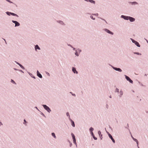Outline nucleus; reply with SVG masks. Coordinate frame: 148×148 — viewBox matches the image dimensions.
Segmentation results:
<instances>
[{
	"label": "nucleus",
	"instance_id": "obj_10",
	"mask_svg": "<svg viewBox=\"0 0 148 148\" xmlns=\"http://www.w3.org/2000/svg\"><path fill=\"white\" fill-rule=\"evenodd\" d=\"M108 136L109 137V138L112 140L113 143H115V141L114 139L113 138L112 135L110 134H109Z\"/></svg>",
	"mask_w": 148,
	"mask_h": 148
},
{
	"label": "nucleus",
	"instance_id": "obj_59",
	"mask_svg": "<svg viewBox=\"0 0 148 148\" xmlns=\"http://www.w3.org/2000/svg\"><path fill=\"white\" fill-rule=\"evenodd\" d=\"M137 146H138V148H139V146H138V145H137Z\"/></svg>",
	"mask_w": 148,
	"mask_h": 148
},
{
	"label": "nucleus",
	"instance_id": "obj_48",
	"mask_svg": "<svg viewBox=\"0 0 148 148\" xmlns=\"http://www.w3.org/2000/svg\"><path fill=\"white\" fill-rule=\"evenodd\" d=\"M35 108H36L37 110L38 111H40L38 108L36 106H35L34 107Z\"/></svg>",
	"mask_w": 148,
	"mask_h": 148
},
{
	"label": "nucleus",
	"instance_id": "obj_14",
	"mask_svg": "<svg viewBox=\"0 0 148 148\" xmlns=\"http://www.w3.org/2000/svg\"><path fill=\"white\" fill-rule=\"evenodd\" d=\"M98 134L101 140H102L103 138L102 134H101V132L100 130L98 131Z\"/></svg>",
	"mask_w": 148,
	"mask_h": 148
},
{
	"label": "nucleus",
	"instance_id": "obj_40",
	"mask_svg": "<svg viewBox=\"0 0 148 148\" xmlns=\"http://www.w3.org/2000/svg\"><path fill=\"white\" fill-rule=\"evenodd\" d=\"M66 115L67 116L69 117L70 115H69V112H67L66 113Z\"/></svg>",
	"mask_w": 148,
	"mask_h": 148
},
{
	"label": "nucleus",
	"instance_id": "obj_34",
	"mask_svg": "<svg viewBox=\"0 0 148 148\" xmlns=\"http://www.w3.org/2000/svg\"><path fill=\"white\" fill-rule=\"evenodd\" d=\"M76 50L77 51H79V54L81 52H82V50L81 49H80L79 48H77V49Z\"/></svg>",
	"mask_w": 148,
	"mask_h": 148
},
{
	"label": "nucleus",
	"instance_id": "obj_11",
	"mask_svg": "<svg viewBox=\"0 0 148 148\" xmlns=\"http://www.w3.org/2000/svg\"><path fill=\"white\" fill-rule=\"evenodd\" d=\"M37 75L40 78H42V76L41 73L39 72L38 70L37 71Z\"/></svg>",
	"mask_w": 148,
	"mask_h": 148
},
{
	"label": "nucleus",
	"instance_id": "obj_42",
	"mask_svg": "<svg viewBox=\"0 0 148 148\" xmlns=\"http://www.w3.org/2000/svg\"><path fill=\"white\" fill-rule=\"evenodd\" d=\"M46 74H47L48 76H50V74H49V73L48 72H46Z\"/></svg>",
	"mask_w": 148,
	"mask_h": 148
},
{
	"label": "nucleus",
	"instance_id": "obj_25",
	"mask_svg": "<svg viewBox=\"0 0 148 148\" xmlns=\"http://www.w3.org/2000/svg\"><path fill=\"white\" fill-rule=\"evenodd\" d=\"M91 136L93 137V138L95 140H97V138L95 136L94 134L92 135H91Z\"/></svg>",
	"mask_w": 148,
	"mask_h": 148
},
{
	"label": "nucleus",
	"instance_id": "obj_29",
	"mask_svg": "<svg viewBox=\"0 0 148 148\" xmlns=\"http://www.w3.org/2000/svg\"><path fill=\"white\" fill-rule=\"evenodd\" d=\"M75 54L76 56H79V54L78 53L77 50H76L75 51Z\"/></svg>",
	"mask_w": 148,
	"mask_h": 148
},
{
	"label": "nucleus",
	"instance_id": "obj_38",
	"mask_svg": "<svg viewBox=\"0 0 148 148\" xmlns=\"http://www.w3.org/2000/svg\"><path fill=\"white\" fill-rule=\"evenodd\" d=\"M70 93H71V95L73 96H76V95H75V94H74V93H73L72 92H70Z\"/></svg>",
	"mask_w": 148,
	"mask_h": 148
},
{
	"label": "nucleus",
	"instance_id": "obj_43",
	"mask_svg": "<svg viewBox=\"0 0 148 148\" xmlns=\"http://www.w3.org/2000/svg\"><path fill=\"white\" fill-rule=\"evenodd\" d=\"M109 107V106L108 105V104H106V108L108 109V108Z\"/></svg>",
	"mask_w": 148,
	"mask_h": 148
},
{
	"label": "nucleus",
	"instance_id": "obj_61",
	"mask_svg": "<svg viewBox=\"0 0 148 148\" xmlns=\"http://www.w3.org/2000/svg\"><path fill=\"white\" fill-rule=\"evenodd\" d=\"M105 130H106V128H105Z\"/></svg>",
	"mask_w": 148,
	"mask_h": 148
},
{
	"label": "nucleus",
	"instance_id": "obj_26",
	"mask_svg": "<svg viewBox=\"0 0 148 148\" xmlns=\"http://www.w3.org/2000/svg\"><path fill=\"white\" fill-rule=\"evenodd\" d=\"M22 69H23V70H25V68L21 64H20L19 65H18Z\"/></svg>",
	"mask_w": 148,
	"mask_h": 148
},
{
	"label": "nucleus",
	"instance_id": "obj_64",
	"mask_svg": "<svg viewBox=\"0 0 148 148\" xmlns=\"http://www.w3.org/2000/svg\"><path fill=\"white\" fill-rule=\"evenodd\" d=\"M114 87H116V86H114Z\"/></svg>",
	"mask_w": 148,
	"mask_h": 148
},
{
	"label": "nucleus",
	"instance_id": "obj_18",
	"mask_svg": "<svg viewBox=\"0 0 148 148\" xmlns=\"http://www.w3.org/2000/svg\"><path fill=\"white\" fill-rule=\"evenodd\" d=\"M27 72L31 77L34 79H36L35 77L34 76L32 73H30L28 71H27Z\"/></svg>",
	"mask_w": 148,
	"mask_h": 148
},
{
	"label": "nucleus",
	"instance_id": "obj_63",
	"mask_svg": "<svg viewBox=\"0 0 148 148\" xmlns=\"http://www.w3.org/2000/svg\"><path fill=\"white\" fill-rule=\"evenodd\" d=\"M133 92H134V91L133 90Z\"/></svg>",
	"mask_w": 148,
	"mask_h": 148
},
{
	"label": "nucleus",
	"instance_id": "obj_35",
	"mask_svg": "<svg viewBox=\"0 0 148 148\" xmlns=\"http://www.w3.org/2000/svg\"><path fill=\"white\" fill-rule=\"evenodd\" d=\"M68 142H69L70 144V147H71L72 145V143L71 142V141L69 140H68Z\"/></svg>",
	"mask_w": 148,
	"mask_h": 148
},
{
	"label": "nucleus",
	"instance_id": "obj_62",
	"mask_svg": "<svg viewBox=\"0 0 148 148\" xmlns=\"http://www.w3.org/2000/svg\"><path fill=\"white\" fill-rule=\"evenodd\" d=\"M127 126H128V124H127Z\"/></svg>",
	"mask_w": 148,
	"mask_h": 148
},
{
	"label": "nucleus",
	"instance_id": "obj_9",
	"mask_svg": "<svg viewBox=\"0 0 148 148\" xmlns=\"http://www.w3.org/2000/svg\"><path fill=\"white\" fill-rule=\"evenodd\" d=\"M72 71L74 73L77 74L78 71L76 70V69L75 67H72Z\"/></svg>",
	"mask_w": 148,
	"mask_h": 148
},
{
	"label": "nucleus",
	"instance_id": "obj_58",
	"mask_svg": "<svg viewBox=\"0 0 148 148\" xmlns=\"http://www.w3.org/2000/svg\"><path fill=\"white\" fill-rule=\"evenodd\" d=\"M145 76H147V74H145Z\"/></svg>",
	"mask_w": 148,
	"mask_h": 148
},
{
	"label": "nucleus",
	"instance_id": "obj_47",
	"mask_svg": "<svg viewBox=\"0 0 148 148\" xmlns=\"http://www.w3.org/2000/svg\"><path fill=\"white\" fill-rule=\"evenodd\" d=\"M139 83L140 84V85L142 86H145L144 85H143L142 84V83H140V82H139Z\"/></svg>",
	"mask_w": 148,
	"mask_h": 148
},
{
	"label": "nucleus",
	"instance_id": "obj_33",
	"mask_svg": "<svg viewBox=\"0 0 148 148\" xmlns=\"http://www.w3.org/2000/svg\"><path fill=\"white\" fill-rule=\"evenodd\" d=\"M115 92H117L119 93V90L117 88H116L115 90Z\"/></svg>",
	"mask_w": 148,
	"mask_h": 148
},
{
	"label": "nucleus",
	"instance_id": "obj_55",
	"mask_svg": "<svg viewBox=\"0 0 148 148\" xmlns=\"http://www.w3.org/2000/svg\"><path fill=\"white\" fill-rule=\"evenodd\" d=\"M109 97L110 98H112V97H111V95H110V96H109Z\"/></svg>",
	"mask_w": 148,
	"mask_h": 148
},
{
	"label": "nucleus",
	"instance_id": "obj_20",
	"mask_svg": "<svg viewBox=\"0 0 148 148\" xmlns=\"http://www.w3.org/2000/svg\"><path fill=\"white\" fill-rule=\"evenodd\" d=\"M57 22L58 23H60V24H61V25H64V24L63 23V22L61 21H60V20L58 21H57Z\"/></svg>",
	"mask_w": 148,
	"mask_h": 148
},
{
	"label": "nucleus",
	"instance_id": "obj_27",
	"mask_svg": "<svg viewBox=\"0 0 148 148\" xmlns=\"http://www.w3.org/2000/svg\"><path fill=\"white\" fill-rule=\"evenodd\" d=\"M39 112H40V114L44 117L45 118H46V116L45 115L41 112L40 111H39Z\"/></svg>",
	"mask_w": 148,
	"mask_h": 148
},
{
	"label": "nucleus",
	"instance_id": "obj_32",
	"mask_svg": "<svg viewBox=\"0 0 148 148\" xmlns=\"http://www.w3.org/2000/svg\"><path fill=\"white\" fill-rule=\"evenodd\" d=\"M11 82L13 84H16V82H15L13 79H11Z\"/></svg>",
	"mask_w": 148,
	"mask_h": 148
},
{
	"label": "nucleus",
	"instance_id": "obj_39",
	"mask_svg": "<svg viewBox=\"0 0 148 148\" xmlns=\"http://www.w3.org/2000/svg\"><path fill=\"white\" fill-rule=\"evenodd\" d=\"M92 15H95V16H98L99 15V14L98 13H96V14H92Z\"/></svg>",
	"mask_w": 148,
	"mask_h": 148
},
{
	"label": "nucleus",
	"instance_id": "obj_36",
	"mask_svg": "<svg viewBox=\"0 0 148 148\" xmlns=\"http://www.w3.org/2000/svg\"><path fill=\"white\" fill-rule=\"evenodd\" d=\"M73 143H74L76 145V146L77 147V145H76L77 143H76V140L75 139V140H73Z\"/></svg>",
	"mask_w": 148,
	"mask_h": 148
},
{
	"label": "nucleus",
	"instance_id": "obj_56",
	"mask_svg": "<svg viewBox=\"0 0 148 148\" xmlns=\"http://www.w3.org/2000/svg\"><path fill=\"white\" fill-rule=\"evenodd\" d=\"M3 40L5 41H6V40H5V39L3 38Z\"/></svg>",
	"mask_w": 148,
	"mask_h": 148
},
{
	"label": "nucleus",
	"instance_id": "obj_51",
	"mask_svg": "<svg viewBox=\"0 0 148 148\" xmlns=\"http://www.w3.org/2000/svg\"><path fill=\"white\" fill-rule=\"evenodd\" d=\"M69 120H70V121H71V120H72L70 118V116H69Z\"/></svg>",
	"mask_w": 148,
	"mask_h": 148
},
{
	"label": "nucleus",
	"instance_id": "obj_37",
	"mask_svg": "<svg viewBox=\"0 0 148 148\" xmlns=\"http://www.w3.org/2000/svg\"><path fill=\"white\" fill-rule=\"evenodd\" d=\"M27 122L25 120V119H24V122L23 123L24 124H25L26 123H27Z\"/></svg>",
	"mask_w": 148,
	"mask_h": 148
},
{
	"label": "nucleus",
	"instance_id": "obj_3",
	"mask_svg": "<svg viewBox=\"0 0 148 148\" xmlns=\"http://www.w3.org/2000/svg\"><path fill=\"white\" fill-rule=\"evenodd\" d=\"M130 39L132 41V42L133 43H134L135 44V45H136L137 47H140V45L139 44V43L138 42L132 38H130Z\"/></svg>",
	"mask_w": 148,
	"mask_h": 148
},
{
	"label": "nucleus",
	"instance_id": "obj_28",
	"mask_svg": "<svg viewBox=\"0 0 148 148\" xmlns=\"http://www.w3.org/2000/svg\"><path fill=\"white\" fill-rule=\"evenodd\" d=\"M134 53L135 54H136L137 55H141V54L138 52H134Z\"/></svg>",
	"mask_w": 148,
	"mask_h": 148
},
{
	"label": "nucleus",
	"instance_id": "obj_1",
	"mask_svg": "<svg viewBox=\"0 0 148 148\" xmlns=\"http://www.w3.org/2000/svg\"><path fill=\"white\" fill-rule=\"evenodd\" d=\"M42 106L43 107L44 109L48 113H50L51 112V110L50 108L46 105L43 104L42 105Z\"/></svg>",
	"mask_w": 148,
	"mask_h": 148
},
{
	"label": "nucleus",
	"instance_id": "obj_57",
	"mask_svg": "<svg viewBox=\"0 0 148 148\" xmlns=\"http://www.w3.org/2000/svg\"><path fill=\"white\" fill-rule=\"evenodd\" d=\"M5 44H7V43L6 41H5Z\"/></svg>",
	"mask_w": 148,
	"mask_h": 148
},
{
	"label": "nucleus",
	"instance_id": "obj_16",
	"mask_svg": "<svg viewBox=\"0 0 148 148\" xmlns=\"http://www.w3.org/2000/svg\"><path fill=\"white\" fill-rule=\"evenodd\" d=\"M131 136L133 140L136 143L137 145H138V140L136 139L135 138L133 137L132 135H131Z\"/></svg>",
	"mask_w": 148,
	"mask_h": 148
},
{
	"label": "nucleus",
	"instance_id": "obj_4",
	"mask_svg": "<svg viewBox=\"0 0 148 148\" xmlns=\"http://www.w3.org/2000/svg\"><path fill=\"white\" fill-rule=\"evenodd\" d=\"M110 65L112 67V68L114 70L118 71L119 72H121L122 70L119 68H117L113 66L112 65L110 64Z\"/></svg>",
	"mask_w": 148,
	"mask_h": 148
},
{
	"label": "nucleus",
	"instance_id": "obj_54",
	"mask_svg": "<svg viewBox=\"0 0 148 148\" xmlns=\"http://www.w3.org/2000/svg\"><path fill=\"white\" fill-rule=\"evenodd\" d=\"M87 14H91L89 13H87Z\"/></svg>",
	"mask_w": 148,
	"mask_h": 148
},
{
	"label": "nucleus",
	"instance_id": "obj_24",
	"mask_svg": "<svg viewBox=\"0 0 148 148\" xmlns=\"http://www.w3.org/2000/svg\"><path fill=\"white\" fill-rule=\"evenodd\" d=\"M51 135L52 136L55 138H56V136L54 132H52L51 133Z\"/></svg>",
	"mask_w": 148,
	"mask_h": 148
},
{
	"label": "nucleus",
	"instance_id": "obj_45",
	"mask_svg": "<svg viewBox=\"0 0 148 148\" xmlns=\"http://www.w3.org/2000/svg\"><path fill=\"white\" fill-rule=\"evenodd\" d=\"M18 71L20 72H22L23 73H24V72L21 70L19 69V70H18Z\"/></svg>",
	"mask_w": 148,
	"mask_h": 148
},
{
	"label": "nucleus",
	"instance_id": "obj_2",
	"mask_svg": "<svg viewBox=\"0 0 148 148\" xmlns=\"http://www.w3.org/2000/svg\"><path fill=\"white\" fill-rule=\"evenodd\" d=\"M6 14L8 16H10V15H12L14 16H15L17 17H19V16L17 14L14 13L13 12H9L8 11H7L5 12Z\"/></svg>",
	"mask_w": 148,
	"mask_h": 148
},
{
	"label": "nucleus",
	"instance_id": "obj_5",
	"mask_svg": "<svg viewBox=\"0 0 148 148\" xmlns=\"http://www.w3.org/2000/svg\"><path fill=\"white\" fill-rule=\"evenodd\" d=\"M124 76L125 77V78L127 80V81H128L131 84H133V81L130 78L126 75H125Z\"/></svg>",
	"mask_w": 148,
	"mask_h": 148
},
{
	"label": "nucleus",
	"instance_id": "obj_6",
	"mask_svg": "<svg viewBox=\"0 0 148 148\" xmlns=\"http://www.w3.org/2000/svg\"><path fill=\"white\" fill-rule=\"evenodd\" d=\"M12 21L13 23L15 24V27H18L20 25V23L17 21L12 20Z\"/></svg>",
	"mask_w": 148,
	"mask_h": 148
},
{
	"label": "nucleus",
	"instance_id": "obj_60",
	"mask_svg": "<svg viewBox=\"0 0 148 148\" xmlns=\"http://www.w3.org/2000/svg\"><path fill=\"white\" fill-rule=\"evenodd\" d=\"M146 113H148V111L146 112Z\"/></svg>",
	"mask_w": 148,
	"mask_h": 148
},
{
	"label": "nucleus",
	"instance_id": "obj_44",
	"mask_svg": "<svg viewBox=\"0 0 148 148\" xmlns=\"http://www.w3.org/2000/svg\"><path fill=\"white\" fill-rule=\"evenodd\" d=\"M68 45L69 46H70V47H71V48H73V47L70 44H68Z\"/></svg>",
	"mask_w": 148,
	"mask_h": 148
},
{
	"label": "nucleus",
	"instance_id": "obj_15",
	"mask_svg": "<svg viewBox=\"0 0 148 148\" xmlns=\"http://www.w3.org/2000/svg\"><path fill=\"white\" fill-rule=\"evenodd\" d=\"M85 1L87 2H89L90 3H93L94 4H95V1L93 0H86Z\"/></svg>",
	"mask_w": 148,
	"mask_h": 148
},
{
	"label": "nucleus",
	"instance_id": "obj_31",
	"mask_svg": "<svg viewBox=\"0 0 148 148\" xmlns=\"http://www.w3.org/2000/svg\"><path fill=\"white\" fill-rule=\"evenodd\" d=\"M90 18L92 20H94L95 19V18H94L93 16L92 15H91L90 16Z\"/></svg>",
	"mask_w": 148,
	"mask_h": 148
},
{
	"label": "nucleus",
	"instance_id": "obj_13",
	"mask_svg": "<svg viewBox=\"0 0 148 148\" xmlns=\"http://www.w3.org/2000/svg\"><path fill=\"white\" fill-rule=\"evenodd\" d=\"M94 130V129L92 127H91L89 129V130L91 135H92L93 134H94L93 132V131Z\"/></svg>",
	"mask_w": 148,
	"mask_h": 148
},
{
	"label": "nucleus",
	"instance_id": "obj_23",
	"mask_svg": "<svg viewBox=\"0 0 148 148\" xmlns=\"http://www.w3.org/2000/svg\"><path fill=\"white\" fill-rule=\"evenodd\" d=\"M120 93V94L119 95V97L121 98V97L123 95V92L121 90Z\"/></svg>",
	"mask_w": 148,
	"mask_h": 148
},
{
	"label": "nucleus",
	"instance_id": "obj_41",
	"mask_svg": "<svg viewBox=\"0 0 148 148\" xmlns=\"http://www.w3.org/2000/svg\"><path fill=\"white\" fill-rule=\"evenodd\" d=\"M14 62L16 64H17L18 65H19L20 63H18V62H17L16 61H14Z\"/></svg>",
	"mask_w": 148,
	"mask_h": 148
},
{
	"label": "nucleus",
	"instance_id": "obj_8",
	"mask_svg": "<svg viewBox=\"0 0 148 148\" xmlns=\"http://www.w3.org/2000/svg\"><path fill=\"white\" fill-rule=\"evenodd\" d=\"M104 30L107 33L111 35H113L114 34V33L112 32L111 31L108 29L105 28L104 29Z\"/></svg>",
	"mask_w": 148,
	"mask_h": 148
},
{
	"label": "nucleus",
	"instance_id": "obj_21",
	"mask_svg": "<svg viewBox=\"0 0 148 148\" xmlns=\"http://www.w3.org/2000/svg\"><path fill=\"white\" fill-rule=\"evenodd\" d=\"M71 125L73 127H75V124L74 123V122L73 120H71Z\"/></svg>",
	"mask_w": 148,
	"mask_h": 148
},
{
	"label": "nucleus",
	"instance_id": "obj_7",
	"mask_svg": "<svg viewBox=\"0 0 148 148\" xmlns=\"http://www.w3.org/2000/svg\"><path fill=\"white\" fill-rule=\"evenodd\" d=\"M129 17L130 16H126L124 15H121V18L126 20H129Z\"/></svg>",
	"mask_w": 148,
	"mask_h": 148
},
{
	"label": "nucleus",
	"instance_id": "obj_19",
	"mask_svg": "<svg viewBox=\"0 0 148 148\" xmlns=\"http://www.w3.org/2000/svg\"><path fill=\"white\" fill-rule=\"evenodd\" d=\"M129 3H131L132 5H135L138 4V3L136 1H134L132 2H129Z\"/></svg>",
	"mask_w": 148,
	"mask_h": 148
},
{
	"label": "nucleus",
	"instance_id": "obj_52",
	"mask_svg": "<svg viewBox=\"0 0 148 148\" xmlns=\"http://www.w3.org/2000/svg\"><path fill=\"white\" fill-rule=\"evenodd\" d=\"M3 124L1 122H0V126H1V125H2Z\"/></svg>",
	"mask_w": 148,
	"mask_h": 148
},
{
	"label": "nucleus",
	"instance_id": "obj_49",
	"mask_svg": "<svg viewBox=\"0 0 148 148\" xmlns=\"http://www.w3.org/2000/svg\"><path fill=\"white\" fill-rule=\"evenodd\" d=\"M109 128L112 130V127L110 125H109Z\"/></svg>",
	"mask_w": 148,
	"mask_h": 148
},
{
	"label": "nucleus",
	"instance_id": "obj_46",
	"mask_svg": "<svg viewBox=\"0 0 148 148\" xmlns=\"http://www.w3.org/2000/svg\"><path fill=\"white\" fill-rule=\"evenodd\" d=\"M13 69H14V70H15V71H18V70H19V69H16V68H14Z\"/></svg>",
	"mask_w": 148,
	"mask_h": 148
},
{
	"label": "nucleus",
	"instance_id": "obj_30",
	"mask_svg": "<svg viewBox=\"0 0 148 148\" xmlns=\"http://www.w3.org/2000/svg\"><path fill=\"white\" fill-rule=\"evenodd\" d=\"M98 18L101 19L102 20H103V21H105L106 22V23L107 24H108V23L107 22V21H106V20L105 19H104L102 18H101V17H98Z\"/></svg>",
	"mask_w": 148,
	"mask_h": 148
},
{
	"label": "nucleus",
	"instance_id": "obj_22",
	"mask_svg": "<svg viewBox=\"0 0 148 148\" xmlns=\"http://www.w3.org/2000/svg\"><path fill=\"white\" fill-rule=\"evenodd\" d=\"M71 135L72 137L73 140L76 139L75 136L73 133H71Z\"/></svg>",
	"mask_w": 148,
	"mask_h": 148
},
{
	"label": "nucleus",
	"instance_id": "obj_17",
	"mask_svg": "<svg viewBox=\"0 0 148 148\" xmlns=\"http://www.w3.org/2000/svg\"><path fill=\"white\" fill-rule=\"evenodd\" d=\"M35 49L36 51L37 49L40 50V48L38 45H35Z\"/></svg>",
	"mask_w": 148,
	"mask_h": 148
},
{
	"label": "nucleus",
	"instance_id": "obj_53",
	"mask_svg": "<svg viewBox=\"0 0 148 148\" xmlns=\"http://www.w3.org/2000/svg\"><path fill=\"white\" fill-rule=\"evenodd\" d=\"M73 48V50H75V48L73 47V48Z\"/></svg>",
	"mask_w": 148,
	"mask_h": 148
},
{
	"label": "nucleus",
	"instance_id": "obj_12",
	"mask_svg": "<svg viewBox=\"0 0 148 148\" xmlns=\"http://www.w3.org/2000/svg\"><path fill=\"white\" fill-rule=\"evenodd\" d=\"M129 20L131 22H134L135 20V19L132 17H131L130 16Z\"/></svg>",
	"mask_w": 148,
	"mask_h": 148
},
{
	"label": "nucleus",
	"instance_id": "obj_50",
	"mask_svg": "<svg viewBox=\"0 0 148 148\" xmlns=\"http://www.w3.org/2000/svg\"><path fill=\"white\" fill-rule=\"evenodd\" d=\"M106 132L107 133V134H108V136H109V134H110L107 131H106Z\"/></svg>",
	"mask_w": 148,
	"mask_h": 148
}]
</instances>
